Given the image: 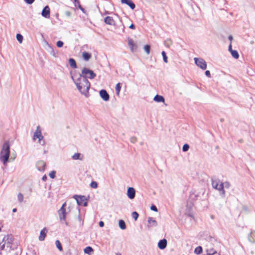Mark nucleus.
I'll return each mask as SVG.
<instances>
[{
	"label": "nucleus",
	"instance_id": "0eeeda50",
	"mask_svg": "<svg viewBox=\"0 0 255 255\" xmlns=\"http://www.w3.org/2000/svg\"><path fill=\"white\" fill-rule=\"evenodd\" d=\"M73 198L76 200L77 204L80 206L86 207L88 205V200L85 196L75 195Z\"/></svg>",
	"mask_w": 255,
	"mask_h": 255
},
{
	"label": "nucleus",
	"instance_id": "7ed1b4c3",
	"mask_svg": "<svg viewBox=\"0 0 255 255\" xmlns=\"http://www.w3.org/2000/svg\"><path fill=\"white\" fill-rule=\"evenodd\" d=\"M3 242L5 244L6 249L8 250V252L14 250L17 248L18 244L17 242H14V238L11 235L4 236L1 241H0V245Z\"/></svg>",
	"mask_w": 255,
	"mask_h": 255
},
{
	"label": "nucleus",
	"instance_id": "4468645a",
	"mask_svg": "<svg viewBox=\"0 0 255 255\" xmlns=\"http://www.w3.org/2000/svg\"><path fill=\"white\" fill-rule=\"evenodd\" d=\"M100 95L105 101H107L109 99V95L105 90H101L100 91Z\"/></svg>",
	"mask_w": 255,
	"mask_h": 255
},
{
	"label": "nucleus",
	"instance_id": "f3484780",
	"mask_svg": "<svg viewBox=\"0 0 255 255\" xmlns=\"http://www.w3.org/2000/svg\"><path fill=\"white\" fill-rule=\"evenodd\" d=\"M167 246V241L165 239L160 240L158 243V247L161 250L164 249Z\"/></svg>",
	"mask_w": 255,
	"mask_h": 255
},
{
	"label": "nucleus",
	"instance_id": "dca6fc26",
	"mask_svg": "<svg viewBox=\"0 0 255 255\" xmlns=\"http://www.w3.org/2000/svg\"><path fill=\"white\" fill-rule=\"evenodd\" d=\"M122 3L126 4L128 5L131 9H133L135 6V4L132 2L131 0H121Z\"/></svg>",
	"mask_w": 255,
	"mask_h": 255
},
{
	"label": "nucleus",
	"instance_id": "1a4fd4ad",
	"mask_svg": "<svg viewBox=\"0 0 255 255\" xmlns=\"http://www.w3.org/2000/svg\"><path fill=\"white\" fill-rule=\"evenodd\" d=\"M45 166L46 163L43 160H39L36 164L37 169L40 171H43L45 170Z\"/></svg>",
	"mask_w": 255,
	"mask_h": 255
},
{
	"label": "nucleus",
	"instance_id": "4be33fe9",
	"mask_svg": "<svg viewBox=\"0 0 255 255\" xmlns=\"http://www.w3.org/2000/svg\"><path fill=\"white\" fill-rule=\"evenodd\" d=\"M74 5L76 7H78L83 13H86L85 9L81 6L78 0H74Z\"/></svg>",
	"mask_w": 255,
	"mask_h": 255
},
{
	"label": "nucleus",
	"instance_id": "37998d69",
	"mask_svg": "<svg viewBox=\"0 0 255 255\" xmlns=\"http://www.w3.org/2000/svg\"><path fill=\"white\" fill-rule=\"evenodd\" d=\"M55 174H56L55 171H51V172L49 173V176L50 177V178H54L55 177Z\"/></svg>",
	"mask_w": 255,
	"mask_h": 255
},
{
	"label": "nucleus",
	"instance_id": "ddd939ff",
	"mask_svg": "<svg viewBox=\"0 0 255 255\" xmlns=\"http://www.w3.org/2000/svg\"><path fill=\"white\" fill-rule=\"evenodd\" d=\"M41 15L43 17L45 18H49L50 17V8L48 5L45 6L43 8Z\"/></svg>",
	"mask_w": 255,
	"mask_h": 255
},
{
	"label": "nucleus",
	"instance_id": "f8f14e48",
	"mask_svg": "<svg viewBox=\"0 0 255 255\" xmlns=\"http://www.w3.org/2000/svg\"><path fill=\"white\" fill-rule=\"evenodd\" d=\"M104 22L106 24L110 25H115L116 22L113 17L110 16H107L104 18Z\"/></svg>",
	"mask_w": 255,
	"mask_h": 255
},
{
	"label": "nucleus",
	"instance_id": "09e8293b",
	"mask_svg": "<svg viewBox=\"0 0 255 255\" xmlns=\"http://www.w3.org/2000/svg\"><path fill=\"white\" fill-rule=\"evenodd\" d=\"M205 75L206 76H207L209 78H210L211 77V74H210V72L209 71V70H207L205 72Z\"/></svg>",
	"mask_w": 255,
	"mask_h": 255
},
{
	"label": "nucleus",
	"instance_id": "7c9ffc66",
	"mask_svg": "<svg viewBox=\"0 0 255 255\" xmlns=\"http://www.w3.org/2000/svg\"><path fill=\"white\" fill-rule=\"evenodd\" d=\"M232 56L235 59H238L239 57V53L236 50H232L231 52Z\"/></svg>",
	"mask_w": 255,
	"mask_h": 255
},
{
	"label": "nucleus",
	"instance_id": "bf43d9fd",
	"mask_svg": "<svg viewBox=\"0 0 255 255\" xmlns=\"http://www.w3.org/2000/svg\"><path fill=\"white\" fill-rule=\"evenodd\" d=\"M1 231V229L0 228V231Z\"/></svg>",
	"mask_w": 255,
	"mask_h": 255
},
{
	"label": "nucleus",
	"instance_id": "9d476101",
	"mask_svg": "<svg viewBox=\"0 0 255 255\" xmlns=\"http://www.w3.org/2000/svg\"><path fill=\"white\" fill-rule=\"evenodd\" d=\"M157 225L156 221L152 217H148L147 219V227L149 228L152 227H156Z\"/></svg>",
	"mask_w": 255,
	"mask_h": 255
},
{
	"label": "nucleus",
	"instance_id": "58836bf2",
	"mask_svg": "<svg viewBox=\"0 0 255 255\" xmlns=\"http://www.w3.org/2000/svg\"><path fill=\"white\" fill-rule=\"evenodd\" d=\"M132 217L136 221L138 217V214L136 212H133L132 213Z\"/></svg>",
	"mask_w": 255,
	"mask_h": 255
},
{
	"label": "nucleus",
	"instance_id": "8fccbe9b",
	"mask_svg": "<svg viewBox=\"0 0 255 255\" xmlns=\"http://www.w3.org/2000/svg\"><path fill=\"white\" fill-rule=\"evenodd\" d=\"M232 50H233L232 49V43L230 42L229 46V51L231 52Z\"/></svg>",
	"mask_w": 255,
	"mask_h": 255
},
{
	"label": "nucleus",
	"instance_id": "4c0bfd02",
	"mask_svg": "<svg viewBox=\"0 0 255 255\" xmlns=\"http://www.w3.org/2000/svg\"><path fill=\"white\" fill-rule=\"evenodd\" d=\"M172 43V40L170 39H168L165 41V45L167 47H170Z\"/></svg>",
	"mask_w": 255,
	"mask_h": 255
},
{
	"label": "nucleus",
	"instance_id": "6e6d98bb",
	"mask_svg": "<svg viewBox=\"0 0 255 255\" xmlns=\"http://www.w3.org/2000/svg\"><path fill=\"white\" fill-rule=\"evenodd\" d=\"M71 12H70V11H67V12H66V15H67V16H70L71 15Z\"/></svg>",
	"mask_w": 255,
	"mask_h": 255
},
{
	"label": "nucleus",
	"instance_id": "864d4df0",
	"mask_svg": "<svg viewBox=\"0 0 255 255\" xmlns=\"http://www.w3.org/2000/svg\"><path fill=\"white\" fill-rule=\"evenodd\" d=\"M104 222H103V221H100V222H99V226H100V227H104Z\"/></svg>",
	"mask_w": 255,
	"mask_h": 255
},
{
	"label": "nucleus",
	"instance_id": "a211bd4d",
	"mask_svg": "<svg viewBox=\"0 0 255 255\" xmlns=\"http://www.w3.org/2000/svg\"><path fill=\"white\" fill-rule=\"evenodd\" d=\"M47 230L46 228L43 229L40 233V235L39 236V240L40 241H43L44 240L45 237L46 236Z\"/></svg>",
	"mask_w": 255,
	"mask_h": 255
},
{
	"label": "nucleus",
	"instance_id": "c03bdc74",
	"mask_svg": "<svg viewBox=\"0 0 255 255\" xmlns=\"http://www.w3.org/2000/svg\"><path fill=\"white\" fill-rule=\"evenodd\" d=\"M63 42L62 41H58L57 42V46L58 47H61L63 46Z\"/></svg>",
	"mask_w": 255,
	"mask_h": 255
},
{
	"label": "nucleus",
	"instance_id": "e433bc0d",
	"mask_svg": "<svg viewBox=\"0 0 255 255\" xmlns=\"http://www.w3.org/2000/svg\"><path fill=\"white\" fill-rule=\"evenodd\" d=\"M222 185L223 189H224V188L228 189L230 187V184L228 182L222 183Z\"/></svg>",
	"mask_w": 255,
	"mask_h": 255
},
{
	"label": "nucleus",
	"instance_id": "5701e85b",
	"mask_svg": "<svg viewBox=\"0 0 255 255\" xmlns=\"http://www.w3.org/2000/svg\"><path fill=\"white\" fill-rule=\"evenodd\" d=\"M249 240L251 243H255V231H253L251 233L249 236Z\"/></svg>",
	"mask_w": 255,
	"mask_h": 255
},
{
	"label": "nucleus",
	"instance_id": "3c124183",
	"mask_svg": "<svg viewBox=\"0 0 255 255\" xmlns=\"http://www.w3.org/2000/svg\"><path fill=\"white\" fill-rule=\"evenodd\" d=\"M228 39H229V40L230 41V42H231V43H232V40H233V36H232V35H229V37H228Z\"/></svg>",
	"mask_w": 255,
	"mask_h": 255
},
{
	"label": "nucleus",
	"instance_id": "39448f33",
	"mask_svg": "<svg viewBox=\"0 0 255 255\" xmlns=\"http://www.w3.org/2000/svg\"><path fill=\"white\" fill-rule=\"evenodd\" d=\"M212 187L218 190L220 192V194L222 196H225V191L224 189H223L222 182L219 180H214L212 181Z\"/></svg>",
	"mask_w": 255,
	"mask_h": 255
},
{
	"label": "nucleus",
	"instance_id": "4d7b16f0",
	"mask_svg": "<svg viewBox=\"0 0 255 255\" xmlns=\"http://www.w3.org/2000/svg\"><path fill=\"white\" fill-rule=\"evenodd\" d=\"M109 14V12L108 11H105V13H103V15H106V14Z\"/></svg>",
	"mask_w": 255,
	"mask_h": 255
},
{
	"label": "nucleus",
	"instance_id": "a878e982",
	"mask_svg": "<svg viewBox=\"0 0 255 255\" xmlns=\"http://www.w3.org/2000/svg\"><path fill=\"white\" fill-rule=\"evenodd\" d=\"M82 56L84 59L87 61L91 58V55L90 53L88 52H84L82 53Z\"/></svg>",
	"mask_w": 255,
	"mask_h": 255
},
{
	"label": "nucleus",
	"instance_id": "6ab92c4d",
	"mask_svg": "<svg viewBox=\"0 0 255 255\" xmlns=\"http://www.w3.org/2000/svg\"><path fill=\"white\" fill-rule=\"evenodd\" d=\"M59 219L61 221L64 220V203L62 205L61 208L58 211Z\"/></svg>",
	"mask_w": 255,
	"mask_h": 255
},
{
	"label": "nucleus",
	"instance_id": "13d9d810",
	"mask_svg": "<svg viewBox=\"0 0 255 255\" xmlns=\"http://www.w3.org/2000/svg\"><path fill=\"white\" fill-rule=\"evenodd\" d=\"M16 211H17V209H16V208H13V209H12V212H16Z\"/></svg>",
	"mask_w": 255,
	"mask_h": 255
},
{
	"label": "nucleus",
	"instance_id": "603ef678",
	"mask_svg": "<svg viewBox=\"0 0 255 255\" xmlns=\"http://www.w3.org/2000/svg\"><path fill=\"white\" fill-rule=\"evenodd\" d=\"M129 28H131V29H135V26L134 25V24L133 23H131L129 26Z\"/></svg>",
	"mask_w": 255,
	"mask_h": 255
},
{
	"label": "nucleus",
	"instance_id": "20e7f679",
	"mask_svg": "<svg viewBox=\"0 0 255 255\" xmlns=\"http://www.w3.org/2000/svg\"><path fill=\"white\" fill-rule=\"evenodd\" d=\"M36 138H38V142L40 144L44 145L45 144V142L43 139V136L42 135L41 131L39 126H37L36 129L34 133L33 140H35Z\"/></svg>",
	"mask_w": 255,
	"mask_h": 255
},
{
	"label": "nucleus",
	"instance_id": "c756f323",
	"mask_svg": "<svg viewBox=\"0 0 255 255\" xmlns=\"http://www.w3.org/2000/svg\"><path fill=\"white\" fill-rule=\"evenodd\" d=\"M55 245L56 246V247L57 248V249L60 251H62V250H63V248H62V246L60 243V242H59V240H56L55 241Z\"/></svg>",
	"mask_w": 255,
	"mask_h": 255
},
{
	"label": "nucleus",
	"instance_id": "9b49d317",
	"mask_svg": "<svg viewBox=\"0 0 255 255\" xmlns=\"http://www.w3.org/2000/svg\"><path fill=\"white\" fill-rule=\"evenodd\" d=\"M127 196L130 199H133L135 197V191L132 187H129L127 190Z\"/></svg>",
	"mask_w": 255,
	"mask_h": 255
},
{
	"label": "nucleus",
	"instance_id": "5fc2aeb1",
	"mask_svg": "<svg viewBox=\"0 0 255 255\" xmlns=\"http://www.w3.org/2000/svg\"><path fill=\"white\" fill-rule=\"evenodd\" d=\"M47 179V176L46 175H44L42 178V180L44 181H46Z\"/></svg>",
	"mask_w": 255,
	"mask_h": 255
},
{
	"label": "nucleus",
	"instance_id": "473e14b6",
	"mask_svg": "<svg viewBox=\"0 0 255 255\" xmlns=\"http://www.w3.org/2000/svg\"><path fill=\"white\" fill-rule=\"evenodd\" d=\"M17 199L19 203H21L23 202V196L21 193H18V194L17 195Z\"/></svg>",
	"mask_w": 255,
	"mask_h": 255
},
{
	"label": "nucleus",
	"instance_id": "cd10ccee",
	"mask_svg": "<svg viewBox=\"0 0 255 255\" xmlns=\"http://www.w3.org/2000/svg\"><path fill=\"white\" fill-rule=\"evenodd\" d=\"M69 64L71 66V67H72L73 68H76V67H77L76 63V62L74 59H73L72 58H70L69 60Z\"/></svg>",
	"mask_w": 255,
	"mask_h": 255
},
{
	"label": "nucleus",
	"instance_id": "c9c22d12",
	"mask_svg": "<svg viewBox=\"0 0 255 255\" xmlns=\"http://www.w3.org/2000/svg\"><path fill=\"white\" fill-rule=\"evenodd\" d=\"M150 47L149 45H145L144 46V50L145 51V52L147 53V54H149L150 53Z\"/></svg>",
	"mask_w": 255,
	"mask_h": 255
},
{
	"label": "nucleus",
	"instance_id": "f03ea898",
	"mask_svg": "<svg viewBox=\"0 0 255 255\" xmlns=\"http://www.w3.org/2000/svg\"><path fill=\"white\" fill-rule=\"evenodd\" d=\"M10 143L9 141H5L2 144L0 152V161L3 165H6L8 161L10 155Z\"/></svg>",
	"mask_w": 255,
	"mask_h": 255
},
{
	"label": "nucleus",
	"instance_id": "bb28decb",
	"mask_svg": "<svg viewBox=\"0 0 255 255\" xmlns=\"http://www.w3.org/2000/svg\"><path fill=\"white\" fill-rule=\"evenodd\" d=\"M84 252L85 254L90 255L93 252V249L91 247H87L84 249Z\"/></svg>",
	"mask_w": 255,
	"mask_h": 255
},
{
	"label": "nucleus",
	"instance_id": "f704fd0d",
	"mask_svg": "<svg viewBox=\"0 0 255 255\" xmlns=\"http://www.w3.org/2000/svg\"><path fill=\"white\" fill-rule=\"evenodd\" d=\"M161 54L163 56V61L165 63H167L168 62V59H167V57L166 55V53H165V51H162V53H161Z\"/></svg>",
	"mask_w": 255,
	"mask_h": 255
},
{
	"label": "nucleus",
	"instance_id": "de8ad7c7",
	"mask_svg": "<svg viewBox=\"0 0 255 255\" xmlns=\"http://www.w3.org/2000/svg\"><path fill=\"white\" fill-rule=\"evenodd\" d=\"M0 245V249L1 250H4L5 248L6 247V246L5 245V244L4 243V242H3Z\"/></svg>",
	"mask_w": 255,
	"mask_h": 255
},
{
	"label": "nucleus",
	"instance_id": "2eb2a0df",
	"mask_svg": "<svg viewBox=\"0 0 255 255\" xmlns=\"http://www.w3.org/2000/svg\"><path fill=\"white\" fill-rule=\"evenodd\" d=\"M128 44L130 49V50L132 52H133L135 50H136L137 48V45H136L135 43L132 39H129L128 40Z\"/></svg>",
	"mask_w": 255,
	"mask_h": 255
},
{
	"label": "nucleus",
	"instance_id": "c85d7f7f",
	"mask_svg": "<svg viewBox=\"0 0 255 255\" xmlns=\"http://www.w3.org/2000/svg\"><path fill=\"white\" fill-rule=\"evenodd\" d=\"M119 225L120 228L122 230H124L126 228L125 223L123 220H120Z\"/></svg>",
	"mask_w": 255,
	"mask_h": 255
},
{
	"label": "nucleus",
	"instance_id": "412c9836",
	"mask_svg": "<svg viewBox=\"0 0 255 255\" xmlns=\"http://www.w3.org/2000/svg\"><path fill=\"white\" fill-rule=\"evenodd\" d=\"M153 100L157 103L159 102H165V99L162 96L156 95L153 98Z\"/></svg>",
	"mask_w": 255,
	"mask_h": 255
},
{
	"label": "nucleus",
	"instance_id": "393cba45",
	"mask_svg": "<svg viewBox=\"0 0 255 255\" xmlns=\"http://www.w3.org/2000/svg\"><path fill=\"white\" fill-rule=\"evenodd\" d=\"M121 89V84L120 83H118L116 84L115 87V90L116 92V95L118 96H120V93Z\"/></svg>",
	"mask_w": 255,
	"mask_h": 255
},
{
	"label": "nucleus",
	"instance_id": "f257e3e1",
	"mask_svg": "<svg viewBox=\"0 0 255 255\" xmlns=\"http://www.w3.org/2000/svg\"><path fill=\"white\" fill-rule=\"evenodd\" d=\"M72 78L80 92L85 97H88L89 96V90L91 86L89 81L85 77L80 75L78 78H76L74 76H72Z\"/></svg>",
	"mask_w": 255,
	"mask_h": 255
},
{
	"label": "nucleus",
	"instance_id": "49530a36",
	"mask_svg": "<svg viewBox=\"0 0 255 255\" xmlns=\"http://www.w3.org/2000/svg\"><path fill=\"white\" fill-rule=\"evenodd\" d=\"M150 209L151 210L154 211L155 212L157 211V209L156 207L154 205H152L150 207Z\"/></svg>",
	"mask_w": 255,
	"mask_h": 255
},
{
	"label": "nucleus",
	"instance_id": "423d86ee",
	"mask_svg": "<svg viewBox=\"0 0 255 255\" xmlns=\"http://www.w3.org/2000/svg\"><path fill=\"white\" fill-rule=\"evenodd\" d=\"M79 75L85 77L87 79V78L94 79L96 76V74L92 70L87 68H84L82 70L81 74Z\"/></svg>",
	"mask_w": 255,
	"mask_h": 255
},
{
	"label": "nucleus",
	"instance_id": "79ce46f5",
	"mask_svg": "<svg viewBox=\"0 0 255 255\" xmlns=\"http://www.w3.org/2000/svg\"><path fill=\"white\" fill-rule=\"evenodd\" d=\"M131 142L134 143L137 141V138L135 136H132L130 138Z\"/></svg>",
	"mask_w": 255,
	"mask_h": 255
},
{
	"label": "nucleus",
	"instance_id": "a18cd8bd",
	"mask_svg": "<svg viewBox=\"0 0 255 255\" xmlns=\"http://www.w3.org/2000/svg\"><path fill=\"white\" fill-rule=\"evenodd\" d=\"M25 2L28 4H32L34 1V0H24Z\"/></svg>",
	"mask_w": 255,
	"mask_h": 255
},
{
	"label": "nucleus",
	"instance_id": "b1692460",
	"mask_svg": "<svg viewBox=\"0 0 255 255\" xmlns=\"http://www.w3.org/2000/svg\"><path fill=\"white\" fill-rule=\"evenodd\" d=\"M206 253L207 255H213L217 253V252L214 249L212 248H209L207 249Z\"/></svg>",
	"mask_w": 255,
	"mask_h": 255
},
{
	"label": "nucleus",
	"instance_id": "6e6552de",
	"mask_svg": "<svg viewBox=\"0 0 255 255\" xmlns=\"http://www.w3.org/2000/svg\"><path fill=\"white\" fill-rule=\"evenodd\" d=\"M195 64L203 70H205L207 68L206 62L201 58H194Z\"/></svg>",
	"mask_w": 255,
	"mask_h": 255
},
{
	"label": "nucleus",
	"instance_id": "72a5a7b5",
	"mask_svg": "<svg viewBox=\"0 0 255 255\" xmlns=\"http://www.w3.org/2000/svg\"><path fill=\"white\" fill-rule=\"evenodd\" d=\"M195 253L197 254V255H199L202 252V248L201 247H198L197 248H196L195 250Z\"/></svg>",
	"mask_w": 255,
	"mask_h": 255
},
{
	"label": "nucleus",
	"instance_id": "ea45409f",
	"mask_svg": "<svg viewBox=\"0 0 255 255\" xmlns=\"http://www.w3.org/2000/svg\"><path fill=\"white\" fill-rule=\"evenodd\" d=\"M90 186L92 188H97V187H98V184L95 181H92L91 183V184H90Z\"/></svg>",
	"mask_w": 255,
	"mask_h": 255
},
{
	"label": "nucleus",
	"instance_id": "2f4dec72",
	"mask_svg": "<svg viewBox=\"0 0 255 255\" xmlns=\"http://www.w3.org/2000/svg\"><path fill=\"white\" fill-rule=\"evenodd\" d=\"M16 39H17V41L20 43H21L23 41V36L21 34L18 33L16 34Z\"/></svg>",
	"mask_w": 255,
	"mask_h": 255
},
{
	"label": "nucleus",
	"instance_id": "aec40b11",
	"mask_svg": "<svg viewBox=\"0 0 255 255\" xmlns=\"http://www.w3.org/2000/svg\"><path fill=\"white\" fill-rule=\"evenodd\" d=\"M84 156L83 154L80 153H76L73 154L72 156V158L73 160H82L83 159Z\"/></svg>",
	"mask_w": 255,
	"mask_h": 255
},
{
	"label": "nucleus",
	"instance_id": "a19ab883",
	"mask_svg": "<svg viewBox=\"0 0 255 255\" xmlns=\"http://www.w3.org/2000/svg\"><path fill=\"white\" fill-rule=\"evenodd\" d=\"M189 146L187 144H185L182 147V150L183 151L185 152L189 150Z\"/></svg>",
	"mask_w": 255,
	"mask_h": 255
}]
</instances>
